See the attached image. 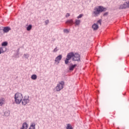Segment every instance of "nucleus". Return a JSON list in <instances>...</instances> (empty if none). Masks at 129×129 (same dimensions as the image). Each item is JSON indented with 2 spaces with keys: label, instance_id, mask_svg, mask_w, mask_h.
<instances>
[{
  "label": "nucleus",
  "instance_id": "19",
  "mask_svg": "<svg viewBox=\"0 0 129 129\" xmlns=\"http://www.w3.org/2000/svg\"><path fill=\"white\" fill-rule=\"evenodd\" d=\"M67 129H72V126H71L70 124H68Z\"/></svg>",
  "mask_w": 129,
  "mask_h": 129
},
{
  "label": "nucleus",
  "instance_id": "2",
  "mask_svg": "<svg viewBox=\"0 0 129 129\" xmlns=\"http://www.w3.org/2000/svg\"><path fill=\"white\" fill-rule=\"evenodd\" d=\"M105 11H106V9L103 8L102 6L95 7L94 9V11L93 12V17H97L98 16V15L100 14V13L105 12Z\"/></svg>",
  "mask_w": 129,
  "mask_h": 129
},
{
  "label": "nucleus",
  "instance_id": "22",
  "mask_svg": "<svg viewBox=\"0 0 129 129\" xmlns=\"http://www.w3.org/2000/svg\"><path fill=\"white\" fill-rule=\"evenodd\" d=\"M63 32H64V33H67V34H68V33H69V30H68V29H64V30H63Z\"/></svg>",
  "mask_w": 129,
  "mask_h": 129
},
{
  "label": "nucleus",
  "instance_id": "24",
  "mask_svg": "<svg viewBox=\"0 0 129 129\" xmlns=\"http://www.w3.org/2000/svg\"><path fill=\"white\" fill-rule=\"evenodd\" d=\"M66 17V18H68V17H70V14L67 13Z\"/></svg>",
  "mask_w": 129,
  "mask_h": 129
},
{
  "label": "nucleus",
  "instance_id": "9",
  "mask_svg": "<svg viewBox=\"0 0 129 129\" xmlns=\"http://www.w3.org/2000/svg\"><path fill=\"white\" fill-rule=\"evenodd\" d=\"M29 127V125L27 123V122H24L22 124V127L20 129H28Z\"/></svg>",
  "mask_w": 129,
  "mask_h": 129
},
{
  "label": "nucleus",
  "instance_id": "11",
  "mask_svg": "<svg viewBox=\"0 0 129 129\" xmlns=\"http://www.w3.org/2000/svg\"><path fill=\"white\" fill-rule=\"evenodd\" d=\"M5 104V99L4 98H0V106H3V105Z\"/></svg>",
  "mask_w": 129,
  "mask_h": 129
},
{
  "label": "nucleus",
  "instance_id": "15",
  "mask_svg": "<svg viewBox=\"0 0 129 129\" xmlns=\"http://www.w3.org/2000/svg\"><path fill=\"white\" fill-rule=\"evenodd\" d=\"M32 25H29L27 27V30L28 31H31L32 30Z\"/></svg>",
  "mask_w": 129,
  "mask_h": 129
},
{
  "label": "nucleus",
  "instance_id": "25",
  "mask_svg": "<svg viewBox=\"0 0 129 129\" xmlns=\"http://www.w3.org/2000/svg\"><path fill=\"white\" fill-rule=\"evenodd\" d=\"M58 51V49H57V47H56L53 50V52H57Z\"/></svg>",
  "mask_w": 129,
  "mask_h": 129
},
{
  "label": "nucleus",
  "instance_id": "26",
  "mask_svg": "<svg viewBox=\"0 0 129 129\" xmlns=\"http://www.w3.org/2000/svg\"><path fill=\"white\" fill-rule=\"evenodd\" d=\"M126 3H127V6L128 8H129V1L128 2H127Z\"/></svg>",
  "mask_w": 129,
  "mask_h": 129
},
{
  "label": "nucleus",
  "instance_id": "18",
  "mask_svg": "<svg viewBox=\"0 0 129 129\" xmlns=\"http://www.w3.org/2000/svg\"><path fill=\"white\" fill-rule=\"evenodd\" d=\"M67 23H69V24H73V20L72 19L68 20V21H67Z\"/></svg>",
  "mask_w": 129,
  "mask_h": 129
},
{
  "label": "nucleus",
  "instance_id": "17",
  "mask_svg": "<svg viewBox=\"0 0 129 129\" xmlns=\"http://www.w3.org/2000/svg\"><path fill=\"white\" fill-rule=\"evenodd\" d=\"M3 53H5V51L2 47H0V54H3Z\"/></svg>",
  "mask_w": 129,
  "mask_h": 129
},
{
  "label": "nucleus",
  "instance_id": "21",
  "mask_svg": "<svg viewBox=\"0 0 129 129\" xmlns=\"http://www.w3.org/2000/svg\"><path fill=\"white\" fill-rule=\"evenodd\" d=\"M83 17V14H80L79 16L77 17V19H80Z\"/></svg>",
  "mask_w": 129,
  "mask_h": 129
},
{
  "label": "nucleus",
  "instance_id": "6",
  "mask_svg": "<svg viewBox=\"0 0 129 129\" xmlns=\"http://www.w3.org/2000/svg\"><path fill=\"white\" fill-rule=\"evenodd\" d=\"M128 8V7L127 6V4L126 2V3L121 5L119 7V10H122L123 9H127Z\"/></svg>",
  "mask_w": 129,
  "mask_h": 129
},
{
  "label": "nucleus",
  "instance_id": "12",
  "mask_svg": "<svg viewBox=\"0 0 129 129\" xmlns=\"http://www.w3.org/2000/svg\"><path fill=\"white\" fill-rule=\"evenodd\" d=\"M76 66H77V64H74V65L71 66L70 67V70L71 71H73V70H74V68L76 67Z\"/></svg>",
  "mask_w": 129,
  "mask_h": 129
},
{
  "label": "nucleus",
  "instance_id": "5",
  "mask_svg": "<svg viewBox=\"0 0 129 129\" xmlns=\"http://www.w3.org/2000/svg\"><path fill=\"white\" fill-rule=\"evenodd\" d=\"M29 102H30V100H29V96H25L22 100V104L23 105H26L27 103H29Z\"/></svg>",
  "mask_w": 129,
  "mask_h": 129
},
{
  "label": "nucleus",
  "instance_id": "1",
  "mask_svg": "<svg viewBox=\"0 0 129 129\" xmlns=\"http://www.w3.org/2000/svg\"><path fill=\"white\" fill-rule=\"evenodd\" d=\"M71 58H72L73 61H80V54H79V53H74V52H71L68 53L67 58L64 60L65 64H68V63H69V60H71Z\"/></svg>",
  "mask_w": 129,
  "mask_h": 129
},
{
  "label": "nucleus",
  "instance_id": "10",
  "mask_svg": "<svg viewBox=\"0 0 129 129\" xmlns=\"http://www.w3.org/2000/svg\"><path fill=\"white\" fill-rule=\"evenodd\" d=\"M11 29L10 27H5L3 29V31L4 32V33H8L10 31H11Z\"/></svg>",
  "mask_w": 129,
  "mask_h": 129
},
{
  "label": "nucleus",
  "instance_id": "20",
  "mask_svg": "<svg viewBox=\"0 0 129 129\" xmlns=\"http://www.w3.org/2000/svg\"><path fill=\"white\" fill-rule=\"evenodd\" d=\"M8 45V42H4L2 43V46H7Z\"/></svg>",
  "mask_w": 129,
  "mask_h": 129
},
{
  "label": "nucleus",
  "instance_id": "3",
  "mask_svg": "<svg viewBox=\"0 0 129 129\" xmlns=\"http://www.w3.org/2000/svg\"><path fill=\"white\" fill-rule=\"evenodd\" d=\"M15 101L17 104H20L23 100V95L21 93H17L14 96Z\"/></svg>",
  "mask_w": 129,
  "mask_h": 129
},
{
  "label": "nucleus",
  "instance_id": "7",
  "mask_svg": "<svg viewBox=\"0 0 129 129\" xmlns=\"http://www.w3.org/2000/svg\"><path fill=\"white\" fill-rule=\"evenodd\" d=\"M62 59V55H59L57 56L55 59V63H59L60 61H61V59Z\"/></svg>",
  "mask_w": 129,
  "mask_h": 129
},
{
  "label": "nucleus",
  "instance_id": "23",
  "mask_svg": "<svg viewBox=\"0 0 129 129\" xmlns=\"http://www.w3.org/2000/svg\"><path fill=\"white\" fill-rule=\"evenodd\" d=\"M97 24H99V25H101V20H99L97 21Z\"/></svg>",
  "mask_w": 129,
  "mask_h": 129
},
{
  "label": "nucleus",
  "instance_id": "8",
  "mask_svg": "<svg viewBox=\"0 0 129 129\" xmlns=\"http://www.w3.org/2000/svg\"><path fill=\"white\" fill-rule=\"evenodd\" d=\"M92 28L93 31H97L99 27L98 26V25H97V24L94 23V24H93Z\"/></svg>",
  "mask_w": 129,
  "mask_h": 129
},
{
  "label": "nucleus",
  "instance_id": "16",
  "mask_svg": "<svg viewBox=\"0 0 129 129\" xmlns=\"http://www.w3.org/2000/svg\"><path fill=\"white\" fill-rule=\"evenodd\" d=\"M76 25H80L81 21L79 20H76Z\"/></svg>",
  "mask_w": 129,
  "mask_h": 129
},
{
  "label": "nucleus",
  "instance_id": "13",
  "mask_svg": "<svg viewBox=\"0 0 129 129\" xmlns=\"http://www.w3.org/2000/svg\"><path fill=\"white\" fill-rule=\"evenodd\" d=\"M35 125H36L35 123H32L29 129H35Z\"/></svg>",
  "mask_w": 129,
  "mask_h": 129
},
{
  "label": "nucleus",
  "instance_id": "14",
  "mask_svg": "<svg viewBox=\"0 0 129 129\" xmlns=\"http://www.w3.org/2000/svg\"><path fill=\"white\" fill-rule=\"evenodd\" d=\"M31 79H32V80H36V79H37V75H33L31 76Z\"/></svg>",
  "mask_w": 129,
  "mask_h": 129
},
{
  "label": "nucleus",
  "instance_id": "27",
  "mask_svg": "<svg viewBox=\"0 0 129 129\" xmlns=\"http://www.w3.org/2000/svg\"><path fill=\"white\" fill-rule=\"evenodd\" d=\"M108 15V13H105V14H104V16H107Z\"/></svg>",
  "mask_w": 129,
  "mask_h": 129
},
{
  "label": "nucleus",
  "instance_id": "4",
  "mask_svg": "<svg viewBox=\"0 0 129 129\" xmlns=\"http://www.w3.org/2000/svg\"><path fill=\"white\" fill-rule=\"evenodd\" d=\"M64 83L63 81H61L58 83L55 87V89L56 91H60L61 89H63V86H64Z\"/></svg>",
  "mask_w": 129,
  "mask_h": 129
},
{
  "label": "nucleus",
  "instance_id": "28",
  "mask_svg": "<svg viewBox=\"0 0 129 129\" xmlns=\"http://www.w3.org/2000/svg\"><path fill=\"white\" fill-rule=\"evenodd\" d=\"M45 23H46V25H48V23H49V20H46L45 21Z\"/></svg>",
  "mask_w": 129,
  "mask_h": 129
}]
</instances>
